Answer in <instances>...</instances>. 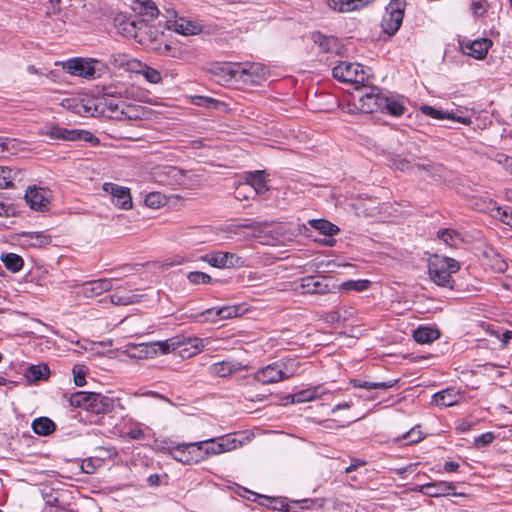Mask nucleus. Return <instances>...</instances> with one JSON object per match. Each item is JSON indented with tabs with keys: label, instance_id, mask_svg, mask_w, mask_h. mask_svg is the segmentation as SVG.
Returning a JSON list of instances; mask_svg holds the SVG:
<instances>
[{
	"label": "nucleus",
	"instance_id": "nucleus-1",
	"mask_svg": "<svg viewBox=\"0 0 512 512\" xmlns=\"http://www.w3.org/2000/svg\"><path fill=\"white\" fill-rule=\"evenodd\" d=\"M460 269V264L453 258L433 255L429 258L428 271L430 279L438 286L454 288L453 274Z\"/></svg>",
	"mask_w": 512,
	"mask_h": 512
},
{
	"label": "nucleus",
	"instance_id": "nucleus-2",
	"mask_svg": "<svg viewBox=\"0 0 512 512\" xmlns=\"http://www.w3.org/2000/svg\"><path fill=\"white\" fill-rule=\"evenodd\" d=\"M382 98L383 96L378 88L365 85L364 83L360 86H355L354 91L351 93L353 106L363 113H372L379 110Z\"/></svg>",
	"mask_w": 512,
	"mask_h": 512
},
{
	"label": "nucleus",
	"instance_id": "nucleus-3",
	"mask_svg": "<svg viewBox=\"0 0 512 512\" xmlns=\"http://www.w3.org/2000/svg\"><path fill=\"white\" fill-rule=\"evenodd\" d=\"M175 344L176 343L171 342L170 340L140 344L129 343L126 345V350L124 353L129 358L148 359L155 357L159 353L168 354L169 352L175 350Z\"/></svg>",
	"mask_w": 512,
	"mask_h": 512
},
{
	"label": "nucleus",
	"instance_id": "nucleus-4",
	"mask_svg": "<svg viewBox=\"0 0 512 512\" xmlns=\"http://www.w3.org/2000/svg\"><path fill=\"white\" fill-rule=\"evenodd\" d=\"M41 134L53 141H84L91 143L97 141V138L90 131L67 129L58 125L44 127Z\"/></svg>",
	"mask_w": 512,
	"mask_h": 512
},
{
	"label": "nucleus",
	"instance_id": "nucleus-5",
	"mask_svg": "<svg viewBox=\"0 0 512 512\" xmlns=\"http://www.w3.org/2000/svg\"><path fill=\"white\" fill-rule=\"evenodd\" d=\"M61 106L77 115L91 117L100 112L101 102L96 98L84 95L65 98L61 101Z\"/></svg>",
	"mask_w": 512,
	"mask_h": 512
},
{
	"label": "nucleus",
	"instance_id": "nucleus-6",
	"mask_svg": "<svg viewBox=\"0 0 512 512\" xmlns=\"http://www.w3.org/2000/svg\"><path fill=\"white\" fill-rule=\"evenodd\" d=\"M333 77L341 82L360 86L368 79V74L358 63L341 62L333 68Z\"/></svg>",
	"mask_w": 512,
	"mask_h": 512
},
{
	"label": "nucleus",
	"instance_id": "nucleus-7",
	"mask_svg": "<svg viewBox=\"0 0 512 512\" xmlns=\"http://www.w3.org/2000/svg\"><path fill=\"white\" fill-rule=\"evenodd\" d=\"M199 445L201 446L202 460H205L209 456L219 455L236 449L237 440L231 436H222L199 441Z\"/></svg>",
	"mask_w": 512,
	"mask_h": 512
},
{
	"label": "nucleus",
	"instance_id": "nucleus-8",
	"mask_svg": "<svg viewBox=\"0 0 512 512\" xmlns=\"http://www.w3.org/2000/svg\"><path fill=\"white\" fill-rule=\"evenodd\" d=\"M404 17V1L392 0L383 16L382 28L389 35L395 34L402 24Z\"/></svg>",
	"mask_w": 512,
	"mask_h": 512
},
{
	"label": "nucleus",
	"instance_id": "nucleus-9",
	"mask_svg": "<svg viewBox=\"0 0 512 512\" xmlns=\"http://www.w3.org/2000/svg\"><path fill=\"white\" fill-rule=\"evenodd\" d=\"M201 453L199 442L178 444L169 450V454L173 459L188 465L203 461Z\"/></svg>",
	"mask_w": 512,
	"mask_h": 512
},
{
	"label": "nucleus",
	"instance_id": "nucleus-10",
	"mask_svg": "<svg viewBox=\"0 0 512 512\" xmlns=\"http://www.w3.org/2000/svg\"><path fill=\"white\" fill-rule=\"evenodd\" d=\"M24 198L32 210L46 212L50 207L52 192L48 188L32 185L27 187Z\"/></svg>",
	"mask_w": 512,
	"mask_h": 512
},
{
	"label": "nucleus",
	"instance_id": "nucleus-11",
	"mask_svg": "<svg viewBox=\"0 0 512 512\" xmlns=\"http://www.w3.org/2000/svg\"><path fill=\"white\" fill-rule=\"evenodd\" d=\"M293 290L298 294L325 295L330 292V287L325 277L306 276L293 282Z\"/></svg>",
	"mask_w": 512,
	"mask_h": 512
},
{
	"label": "nucleus",
	"instance_id": "nucleus-12",
	"mask_svg": "<svg viewBox=\"0 0 512 512\" xmlns=\"http://www.w3.org/2000/svg\"><path fill=\"white\" fill-rule=\"evenodd\" d=\"M267 77V70L261 63H239L238 81L243 85H259Z\"/></svg>",
	"mask_w": 512,
	"mask_h": 512
},
{
	"label": "nucleus",
	"instance_id": "nucleus-13",
	"mask_svg": "<svg viewBox=\"0 0 512 512\" xmlns=\"http://www.w3.org/2000/svg\"><path fill=\"white\" fill-rule=\"evenodd\" d=\"M202 260L219 269H229L245 265L244 258L237 254L225 251H213L207 253L202 257Z\"/></svg>",
	"mask_w": 512,
	"mask_h": 512
},
{
	"label": "nucleus",
	"instance_id": "nucleus-14",
	"mask_svg": "<svg viewBox=\"0 0 512 512\" xmlns=\"http://www.w3.org/2000/svg\"><path fill=\"white\" fill-rule=\"evenodd\" d=\"M104 192L111 196V202L119 209L130 210L133 207L130 189L111 182L102 185Z\"/></svg>",
	"mask_w": 512,
	"mask_h": 512
},
{
	"label": "nucleus",
	"instance_id": "nucleus-15",
	"mask_svg": "<svg viewBox=\"0 0 512 512\" xmlns=\"http://www.w3.org/2000/svg\"><path fill=\"white\" fill-rule=\"evenodd\" d=\"M239 63L218 62L211 65L209 72L222 85H230L238 81Z\"/></svg>",
	"mask_w": 512,
	"mask_h": 512
},
{
	"label": "nucleus",
	"instance_id": "nucleus-16",
	"mask_svg": "<svg viewBox=\"0 0 512 512\" xmlns=\"http://www.w3.org/2000/svg\"><path fill=\"white\" fill-rule=\"evenodd\" d=\"M97 63L96 60L90 59V58H74L68 60L65 65L64 69L74 75L84 78H95L96 70H95V64Z\"/></svg>",
	"mask_w": 512,
	"mask_h": 512
},
{
	"label": "nucleus",
	"instance_id": "nucleus-17",
	"mask_svg": "<svg viewBox=\"0 0 512 512\" xmlns=\"http://www.w3.org/2000/svg\"><path fill=\"white\" fill-rule=\"evenodd\" d=\"M76 294L85 298L96 297L103 292L109 291L113 288L112 279H98L93 281L84 282L81 285L75 286Z\"/></svg>",
	"mask_w": 512,
	"mask_h": 512
},
{
	"label": "nucleus",
	"instance_id": "nucleus-18",
	"mask_svg": "<svg viewBox=\"0 0 512 512\" xmlns=\"http://www.w3.org/2000/svg\"><path fill=\"white\" fill-rule=\"evenodd\" d=\"M239 308L236 306H223L210 308L196 315L199 322H217L218 320L230 319L237 316Z\"/></svg>",
	"mask_w": 512,
	"mask_h": 512
},
{
	"label": "nucleus",
	"instance_id": "nucleus-19",
	"mask_svg": "<svg viewBox=\"0 0 512 512\" xmlns=\"http://www.w3.org/2000/svg\"><path fill=\"white\" fill-rule=\"evenodd\" d=\"M453 483L446 481L431 482L419 487V492L429 497H441L447 495L463 496V493H456Z\"/></svg>",
	"mask_w": 512,
	"mask_h": 512
},
{
	"label": "nucleus",
	"instance_id": "nucleus-20",
	"mask_svg": "<svg viewBox=\"0 0 512 512\" xmlns=\"http://www.w3.org/2000/svg\"><path fill=\"white\" fill-rule=\"evenodd\" d=\"M168 28L175 32L184 35H196L200 32V28L192 21L178 18L174 10L168 11Z\"/></svg>",
	"mask_w": 512,
	"mask_h": 512
},
{
	"label": "nucleus",
	"instance_id": "nucleus-21",
	"mask_svg": "<svg viewBox=\"0 0 512 512\" xmlns=\"http://www.w3.org/2000/svg\"><path fill=\"white\" fill-rule=\"evenodd\" d=\"M103 106L104 107L100 109L99 113L106 114V116L109 118L118 120L123 118H132V107L123 101H116L113 99L105 100Z\"/></svg>",
	"mask_w": 512,
	"mask_h": 512
},
{
	"label": "nucleus",
	"instance_id": "nucleus-22",
	"mask_svg": "<svg viewBox=\"0 0 512 512\" xmlns=\"http://www.w3.org/2000/svg\"><path fill=\"white\" fill-rule=\"evenodd\" d=\"M114 399L100 393H91L87 411L95 414H107L114 409Z\"/></svg>",
	"mask_w": 512,
	"mask_h": 512
},
{
	"label": "nucleus",
	"instance_id": "nucleus-23",
	"mask_svg": "<svg viewBox=\"0 0 512 512\" xmlns=\"http://www.w3.org/2000/svg\"><path fill=\"white\" fill-rule=\"evenodd\" d=\"M327 394H329V391L323 385H316L289 395L287 399H289L291 403H304L321 399Z\"/></svg>",
	"mask_w": 512,
	"mask_h": 512
},
{
	"label": "nucleus",
	"instance_id": "nucleus-24",
	"mask_svg": "<svg viewBox=\"0 0 512 512\" xmlns=\"http://www.w3.org/2000/svg\"><path fill=\"white\" fill-rule=\"evenodd\" d=\"M254 380L264 385L282 381L283 379L278 362L276 361L258 369L254 374Z\"/></svg>",
	"mask_w": 512,
	"mask_h": 512
},
{
	"label": "nucleus",
	"instance_id": "nucleus-25",
	"mask_svg": "<svg viewBox=\"0 0 512 512\" xmlns=\"http://www.w3.org/2000/svg\"><path fill=\"white\" fill-rule=\"evenodd\" d=\"M480 209L512 228V207H501L496 202L489 200L484 202V206Z\"/></svg>",
	"mask_w": 512,
	"mask_h": 512
},
{
	"label": "nucleus",
	"instance_id": "nucleus-26",
	"mask_svg": "<svg viewBox=\"0 0 512 512\" xmlns=\"http://www.w3.org/2000/svg\"><path fill=\"white\" fill-rule=\"evenodd\" d=\"M171 342L176 343V348H181L180 353L182 357H192L200 353L204 347L203 340L198 337L183 338V340L169 339Z\"/></svg>",
	"mask_w": 512,
	"mask_h": 512
},
{
	"label": "nucleus",
	"instance_id": "nucleus-27",
	"mask_svg": "<svg viewBox=\"0 0 512 512\" xmlns=\"http://www.w3.org/2000/svg\"><path fill=\"white\" fill-rule=\"evenodd\" d=\"M463 399L462 393L455 388H447L433 396V401L437 406L450 407L461 403Z\"/></svg>",
	"mask_w": 512,
	"mask_h": 512
},
{
	"label": "nucleus",
	"instance_id": "nucleus-28",
	"mask_svg": "<svg viewBox=\"0 0 512 512\" xmlns=\"http://www.w3.org/2000/svg\"><path fill=\"white\" fill-rule=\"evenodd\" d=\"M243 369L241 363L232 361H221L209 366L208 371L217 377H227Z\"/></svg>",
	"mask_w": 512,
	"mask_h": 512
},
{
	"label": "nucleus",
	"instance_id": "nucleus-29",
	"mask_svg": "<svg viewBox=\"0 0 512 512\" xmlns=\"http://www.w3.org/2000/svg\"><path fill=\"white\" fill-rule=\"evenodd\" d=\"M491 44V40L487 38L474 40L464 46V51L475 59H483L487 55Z\"/></svg>",
	"mask_w": 512,
	"mask_h": 512
},
{
	"label": "nucleus",
	"instance_id": "nucleus-30",
	"mask_svg": "<svg viewBox=\"0 0 512 512\" xmlns=\"http://www.w3.org/2000/svg\"><path fill=\"white\" fill-rule=\"evenodd\" d=\"M245 182L252 187L253 192L256 194H262L269 189L267 186L266 173L263 170L248 172L245 176Z\"/></svg>",
	"mask_w": 512,
	"mask_h": 512
},
{
	"label": "nucleus",
	"instance_id": "nucleus-31",
	"mask_svg": "<svg viewBox=\"0 0 512 512\" xmlns=\"http://www.w3.org/2000/svg\"><path fill=\"white\" fill-rule=\"evenodd\" d=\"M26 150V144L12 138L0 137V158L17 155L19 152Z\"/></svg>",
	"mask_w": 512,
	"mask_h": 512
},
{
	"label": "nucleus",
	"instance_id": "nucleus-32",
	"mask_svg": "<svg viewBox=\"0 0 512 512\" xmlns=\"http://www.w3.org/2000/svg\"><path fill=\"white\" fill-rule=\"evenodd\" d=\"M374 0H328V5L334 11L350 12L360 9Z\"/></svg>",
	"mask_w": 512,
	"mask_h": 512
},
{
	"label": "nucleus",
	"instance_id": "nucleus-33",
	"mask_svg": "<svg viewBox=\"0 0 512 512\" xmlns=\"http://www.w3.org/2000/svg\"><path fill=\"white\" fill-rule=\"evenodd\" d=\"M313 42L324 53L337 52L338 40L332 36H326L320 32H315L312 35Z\"/></svg>",
	"mask_w": 512,
	"mask_h": 512
},
{
	"label": "nucleus",
	"instance_id": "nucleus-34",
	"mask_svg": "<svg viewBox=\"0 0 512 512\" xmlns=\"http://www.w3.org/2000/svg\"><path fill=\"white\" fill-rule=\"evenodd\" d=\"M20 236L23 243L31 247H43L51 242V236L45 232H23Z\"/></svg>",
	"mask_w": 512,
	"mask_h": 512
},
{
	"label": "nucleus",
	"instance_id": "nucleus-35",
	"mask_svg": "<svg viewBox=\"0 0 512 512\" xmlns=\"http://www.w3.org/2000/svg\"><path fill=\"white\" fill-rule=\"evenodd\" d=\"M164 178L160 180L162 183L166 184H177V185H186V176L183 170L175 167V166H165L163 168Z\"/></svg>",
	"mask_w": 512,
	"mask_h": 512
},
{
	"label": "nucleus",
	"instance_id": "nucleus-36",
	"mask_svg": "<svg viewBox=\"0 0 512 512\" xmlns=\"http://www.w3.org/2000/svg\"><path fill=\"white\" fill-rule=\"evenodd\" d=\"M420 110L425 115H428V116H430L432 118H435V119H438V120L448 119V120L458 121V122H461L463 124H468L470 122L469 119H467V118L456 117L453 113L445 112V111L433 108V107L428 106V105H422L420 107Z\"/></svg>",
	"mask_w": 512,
	"mask_h": 512
},
{
	"label": "nucleus",
	"instance_id": "nucleus-37",
	"mask_svg": "<svg viewBox=\"0 0 512 512\" xmlns=\"http://www.w3.org/2000/svg\"><path fill=\"white\" fill-rule=\"evenodd\" d=\"M110 301L117 306H127L138 303L140 296L132 293L131 291L116 290L111 296Z\"/></svg>",
	"mask_w": 512,
	"mask_h": 512
},
{
	"label": "nucleus",
	"instance_id": "nucleus-38",
	"mask_svg": "<svg viewBox=\"0 0 512 512\" xmlns=\"http://www.w3.org/2000/svg\"><path fill=\"white\" fill-rule=\"evenodd\" d=\"M277 362L281 370V376L283 380L289 379L296 375L300 368V363L296 358H284Z\"/></svg>",
	"mask_w": 512,
	"mask_h": 512
},
{
	"label": "nucleus",
	"instance_id": "nucleus-39",
	"mask_svg": "<svg viewBox=\"0 0 512 512\" xmlns=\"http://www.w3.org/2000/svg\"><path fill=\"white\" fill-rule=\"evenodd\" d=\"M50 375V369L46 364L31 365L28 367L25 377L28 382H37L39 380H46Z\"/></svg>",
	"mask_w": 512,
	"mask_h": 512
},
{
	"label": "nucleus",
	"instance_id": "nucleus-40",
	"mask_svg": "<svg viewBox=\"0 0 512 512\" xmlns=\"http://www.w3.org/2000/svg\"><path fill=\"white\" fill-rule=\"evenodd\" d=\"M397 383V380H389L385 382H370V381H362L359 379H353L350 381V384L355 388H363L366 390L372 389H380L387 390L392 388Z\"/></svg>",
	"mask_w": 512,
	"mask_h": 512
},
{
	"label": "nucleus",
	"instance_id": "nucleus-41",
	"mask_svg": "<svg viewBox=\"0 0 512 512\" xmlns=\"http://www.w3.org/2000/svg\"><path fill=\"white\" fill-rule=\"evenodd\" d=\"M439 336V331L431 327H419L413 333L415 341L421 344L432 342L438 339Z\"/></svg>",
	"mask_w": 512,
	"mask_h": 512
},
{
	"label": "nucleus",
	"instance_id": "nucleus-42",
	"mask_svg": "<svg viewBox=\"0 0 512 512\" xmlns=\"http://www.w3.org/2000/svg\"><path fill=\"white\" fill-rule=\"evenodd\" d=\"M309 224L325 236H333L339 232V228L336 225L324 219H312L309 221Z\"/></svg>",
	"mask_w": 512,
	"mask_h": 512
},
{
	"label": "nucleus",
	"instance_id": "nucleus-43",
	"mask_svg": "<svg viewBox=\"0 0 512 512\" xmlns=\"http://www.w3.org/2000/svg\"><path fill=\"white\" fill-rule=\"evenodd\" d=\"M0 260L4 263L5 267L13 273L19 272L23 268L24 261L18 254H2Z\"/></svg>",
	"mask_w": 512,
	"mask_h": 512
},
{
	"label": "nucleus",
	"instance_id": "nucleus-44",
	"mask_svg": "<svg viewBox=\"0 0 512 512\" xmlns=\"http://www.w3.org/2000/svg\"><path fill=\"white\" fill-rule=\"evenodd\" d=\"M32 429L38 435H48L55 430V423L47 417H40L33 421Z\"/></svg>",
	"mask_w": 512,
	"mask_h": 512
},
{
	"label": "nucleus",
	"instance_id": "nucleus-45",
	"mask_svg": "<svg viewBox=\"0 0 512 512\" xmlns=\"http://www.w3.org/2000/svg\"><path fill=\"white\" fill-rule=\"evenodd\" d=\"M92 392L77 391L70 395L69 405L73 408H82L87 411L88 403Z\"/></svg>",
	"mask_w": 512,
	"mask_h": 512
},
{
	"label": "nucleus",
	"instance_id": "nucleus-46",
	"mask_svg": "<svg viewBox=\"0 0 512 512\" xmlns=\"http://www.w3.org/2000/svg\"><path fill=\"white\" fill-rule=\"evenodd\" d=\"M387 110L393 116H401L404 113V106L401 102L393 98L383 97L381 108L379 110Z\"/></svg>",
	"mask_w": 512,
	"mask_h": 512
},
{
	"label": "nucleus",
	"instance_id": "nucleus-47",
	"mask_svg": "<svg viewBox=\"0 0 512 512\" xmlns=\"http://www.w3.org/2000/svg\"><path fill=\"white\" fill-rule=\"evenodd\" d=\"M139 13L148 19H154L158 16L159 10L152 0H137Z\"/></svg>",
	"mask_w": 512,
	"mask_h": 512
},
{
	"label": "nucleus",
	"instance_id": "nucleus-48",
	"mask_svg": "<svg viewBox=\"0 0 512 512\" xmlns=\"http://www.w3.org/2000/svg\"><path fill=\"white\" fill-rule=\"evenodd\" d=\"M371 282L366 279L348 280L340 284L339 289L342 291H356L362 292L367 290Z\"/></svg>",
	"mask_w": 512,
	"mask_h": 512
},
{
	"label": "nucleus",
	"instance_id": "nucleus-49",
	"mask_svg": "<svg viewBox=\"0 0 512 512\" xmlns=\"http://www.w3.org/2000/svg\"><path fill=\"white\" fill-rule=\"evenodd\" d=\"M438 237L449 247H458L462 243L460 234L451 229H444L438 232Z\"/></svg>",
	"mask_w": 512,
	"mask_h": 512
},
{
	"label": "nucleus",
	"instance_id": "nucleus-50",
	"mask_svg": "<svg viewBox=\"0 0 512 512\" xmlns=\"http://www.w3.org/2000/svg\"><path fill=\"white\" fill-rule=\"evenodd\" d=\"M265 227H267V223L246 220L244 223L239 225H230L228 232L237 234L241 229H249L253 232H262Z\"/></svg>",
	"mask_w": 512,
	"mask_h": 512
},
{
	"label": "nucleus",
	"instance_id": "nucleus-51",
	"mask_svg": "<svg viewBox=\"0 0 512 512\" xmlns=\"http://www.w3.org/2000/svg\"><path fill=\"white\" fill-rule=\"evenodd\" d=\"M234 195L237 200L244 201L249 200L256 195V193L253 192V189L249 184L241 182L235 187Z\"/></svg>",
	"mask_w": 512,
	"mask_h": 512
},
{
	"label": "nucleus",
	"instance_id": "nucleus-52",
	"mask_svg": "<svg viewBox=\"0 0 512 512\" xmlns=\"http://www.w3.org/2000/svg\"><path fill=\"white\" fill-rule=\"evenodd\" d=\"M424 438L419 426L411 428L408 432L403 434L398 440H404L407 444H415Z\"/></svg>",
	"mask_w": 512,
	"mask_h": 512
},
{
	"label": "nucleus",
	"instance_id": "nucleus-53",
	"mask_svg": "<svg viewBox=\"0 0 512 512\" xmlns=\"http://www.w3.org/2000/svg\"><path fill=\"white\" fill-rule=\"evenodd\" d=\"M144 202L147 207L157 209L164 205L165 198L160 192H151L145 197Z\"/></svg>",
	"mask_w": 512,
	"mask_h": 512
},
{
	"label": "nucleus",
	"instance_id": "nucleus-54",
	"mask_svg": "<svg viewBox=\"0 0 512 512\" xmlns=\"http://www.w3.org/2000/svg\"><path fill=\"white\" fill-rule=\"evenodd\" d=\"M13 179V171L8 167L0 166V189L11 186Z\"/></svg>",
	"mask_w": 512,
	"mask_h": 512
},
{
	"label": "nucleus",
	"instance_id": "nucleus-55",
	"mask_svg": "<svg viewBox=\"0 0 512 512\" xmlns=\"http://www.w3.org/2000/svg\"><path fill=\"white\" fill-rule=\"evenodd\" d=\"M141 73L148 82L153 84H158L162 79L161 74L158 70L148 66H144Z\"/></svg>",
	"mask_w": 512,
	"mask_h": 512
},
{
	"label": "nucleus",
	"instance_id": "nucleus-56",
	"mask_svg": "<svg viewBox=\"0 0 512 512\" xmlns=\"http://www.w3.org/2000/svg\"><path fill=\"white\" fill-rule=\"evenodd\" d=\"M187 277L188 280L193 284H208L212 280L210 275L199 271L190 272Z\"/></svg>",
	"mask_w": 512,
	"mask_h": 512
},
{
	"label": "nucleus",
	"instance_id": "nucleus-57",
	"mask_svg": "<svg viewBox=\"0 0 512 512\" xmlns=\"http://www.w3.org/2000/svg\"><path fill=\"white\" fill-rule=\"evenodd\" d=\"M495 435L492 432H486L477 437L474 441L476 447L486 446L493 442Z\"/></svg>",
	"mask_w": 512,
	"mask_h": 512
},
{
	"label": "nucleus",
	"instance_id": "nucleus-58",
	"mask_svg": "<svg viewBox=\"0 0 512 512\" xmlns=\"http://www.w3.org/2000/svg\"><path fill=\"white\" fill-rule=\"evenodd\" d=\"M471 10L476 17L482 16L487 10L486 2L485 1L473 2L471 5Z\"/></svg>",
	"mask_w": 512,
	"mask_h": 512
},
{
	"label": "nucleus",
	"instance_id": "nucleus-59",
	"mask_svg": "<svg viewBox=\"0 0 512 512\" xmlns=\"http://www.w3.org/2000/svg\"><path fill=\"white\" fill-rule=\"evenodd\" d=\"M124 25L125 27L123 28V31L127 35L133 36L135 38L138 37V29H140V27H137V24L134 21L124 22Z\"/></svg>",
	"mask_w": 512,
	"mask_h": 512
},
{
	"label": "nucleus",
	"instance_id": "nucleus-60",
	"mask_svg": "<svg viewBox=\"0 0 512 512\" xmlns=\"http://www.w3.org/2000/svg\"><path fill=\"white\" fill-rule=\"evenodd\" d=\"M74 375V383L76 386L82 387L86 384L85 372L82 370H77L76 367L73 368Z\"/></svg>",
	"mask_w": 512,
	"mask_h": 512
},
{
	"label": "nucleus",
	"instance_id": "nucleus-61",
	"mask_svg": "<svg viewBox=\"0 0 512 512\" xmlns=\"http://www.w3.org/2000/svg\"><path fill=\"white\" fill-rule=\"evenodd\" d=\"M110 61L114 66L123 67L127 63V56L125 54L112 55Z\"/></svg>",
	"mask_w": 512,
	"mask_h": 512
},
{
	"label": "nucleus",
	"instance_id": "nucleus-62",
	"mask_svg": "<svg viewBox=\"0 0 512 512\" xmlns=\"http://www.w3.org/2000/svg\"><path fill=\"white\" fill-rule=\"evenodd\" d=\"M275 232L280 234L283 240H291L293 237V233H288L286 225L280 224L275 227Z\"/></svg>",
	"mask_w": 512,
	"mask_h": 512
},
{
	"label": "nucleus",
	"instance_id": "nucleus-63",
	"mask_svg": "<svg viewBox=\"0 0 512 512\" xmlns=\"http://www.w3.org/2000/svg\"><path fill=\"white\" fill-rule=\"evenodd\" d=\"M217 101L212 99V98H209V97H205V96H196L194 97V104L196 105H210V104H215Z\"/></svg>",
	"mask_w": 512,
	"mask_h": 512
},
{
	"label": "nucleus",
	"instance_id": "nucleus-64",
	"mask_svg": "<svg viewBox=\"0 0 512 512\" xmlns=\"http://www.w3.org/2000/svg\"><path fill=\"white\" fill-rule=\"evenodd\" d=\"M82 470L87 474H92L95 471V465L92 459L85 460L82 463Z\"/></svg>",
	"mask_w": 512,
	"mask_h": 512
}]
</instances>
